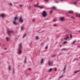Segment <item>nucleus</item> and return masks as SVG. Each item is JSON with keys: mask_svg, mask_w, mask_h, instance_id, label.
<instances>
[{"mask_svg": "<svg viewBox=\"0 0 80 80\" xmlns=\"http://www.w3.org/2000/svg\"><path fill=\"white\" fill-rule=\"evenodd\" d=\"M19 50L18 51V54H21V53H22V51H21V48H22V43H20L19 45Z\"/></svg>", "mask_w": 80, "mask_h": 80, "instance_id": "f257e3e1", "label": "nucleus"}, {"mask_svg": "<svg viewBox=\"0 0 80 80\" xmlns=\"http://www.w3.org/2000/svg\"><path fill=\"white\" fill-rule=\"evenodd\" d=\"M7 33L9 35H10L11 34L13 33H14V32L12 31H10L9 30H8L7 31Z\"/></svg>", "mask_w": 80, "mask_h": 80, "instance_id": "f03ea898", "label": "nucleus"}, {"mask_svg": "<svg viewBox=\"0 0 80 80\" xmlns=\"http://www.w3.org/2000/svg\"><path fill=\"white\" fill-rule=\"evenodd\" d=\"M18 18L17 17H15L14 18V20L13 21V23L14 25H17V23L16 22V21L18 20Z\"/></svg>", "mask_w": 80, "mask_h": 80, "instance_id": "7ed1b4c3", "label": "nucleus"}, {"mask_svg": "<svg viewBox=\"0 0 80 80\" xmlns=\"http://www.w3.org/2000/svg\"><path fill=\"white\" fill-rule=\"evenodd\" d=\"M35 7H38V8H43V7H41L38 5V2L37 3V4H36L34 5Z\"/></svg>", "mask_w": 80, "mask_h": 80, "instance_id": "20e7f679", "label": "nucleus"}, {"mask_svg": "<svg viewBox=\"0 0 80 80\" xmlns=\"http://www.w3.org/2000/svg\"><path fill=\"white\" fill-rule=\"evenodd\" d=\"M42 15L44 17H45L47 16V12L45 11H44L42 13Z\"/></svg>", "mask_w": 80, "mask_h": 80, "instance_id": "39448f33", "label": "nucleus"}, {"mask_svg": "<svg viewBox=\"0 0 80 80\" xmlns=\"http://www.w3.org/2000/svg\"><path fill=\"white\" fill-rule=\"evenodd\" d=\"M48 64L49 66H53V62H52L49 61L48 62Z\"/></svg>", "mask_w": 80, "mask_h": 80, "instance_id": "423d86ee", "label": "nucleus"}, {"mask_svg": "<svg viewBox=\"0 0 80 80\" xmlns=\"http://www.w3.org/2000/svg\"><path fill=\"white\" fill-rule=\"evenodd\" d=\"M6 16V15L4 13H2L1 14H0V17H2V18L3 17H5Z\"/></svg>", "mask_w": 80, "mask_h": 80, "instance_id": "0eeeda50", "label": "nucleus"}, {"mask_svg": "<svg viewBox=\"0 0 80 80\" xmlns=\"http://www.w3.org/2000/svg\"><path fill=\"white\" fill-rule=\"evenodd\" d=\"M19 21L20 22H23V19L22 18V17H21L19 19Z\"/></svg>", "mask_w": 80, "mask_h": 80, "instance_id": "6e6552de", "label": "nucleus"}, {"mask_svg": "<svg viewBox=\"0 0 80 80\" xmlns=\"http://www.w3.org/2000/svg\"><path fill=\"white\" fill-rule=\"evenodd\" d=\"M60 20L62 21H63V20H65V18L64 17H62L60 18Z\"/></svg>", "mask_w": 80, "mask_h": 80, "instance_id": "1a4fd4ad", "label": "nucleus"}, {"mask_svg": "<svg viewBox=\"0 0 80 80\" xmlns=\"http://www.w3.org/2000/svg\"><path fill=\"white\" fill-rule=\"evenodd\" d=\"M68 13H69L72 14L73 13V12L72 11H70L68 12Z\"/></svg>", "mask_w": 80, "mask_h": 80, "instance_id": "9d476101", "label": "nucleus"}, {"mask_svg": "<svg viewBox=\"0 0 80 80\" xmlns=\"http://www.w3.org/2000/svg\"><path fill=\"white\" fill-rule=\"evenodd\" d=\"M76 15L77 17H80V14H78L77 13H76Z\"/></svg>", "mask_w": 80, "mask_h": 80, "instance_id": "9b49d317", "label": "nucleus"}, {"mask_svg": "<svg viewBox=\"0 0 80 80\" xmlns=\"http://www.w3.org/2000/svg\"><path fill=\"white\" fill-rule=\"evenodd\" d=\"M80 72V71L79 70H77V71H76L74 72V73H77L78 72Z\"/></svg>", "mask_w": 80, "mask_h": 80, "instance_id": "f8f14e48", "label": "nucleus"}, {"mask_svg": "<svg viewBox=\"0 0 80 80\" xmlns=\"http://www.w3.org/2000/svg\"><path fill=\"white\" fill-rule=\"evenodd\" d=\"M57 20V18H55L53 19V22H56Z\"/></svg>", "mask_w": 80, "mask_h": 80, "instance_id": "ddd939ff", "label": "nucleus"}, {"mask_svg": "<svg viewBox=\"0 0 80 80\" xmlns=\"http://www.w3.org/2000/svg\"><path fill=\"white\" fill-rule=\"evenodd\" d=\"M6 40L7 41H9L10 40V38H9L8 37H7L6 38Z\"/></svg>", "mask_w": 80, "mask_h": 80, "instance_id": "4468645a", "label": "nucleus"}, {"mask_svg": "<svg viewBox=\"0 0 80 80\" xmlns=\"http://www.w3.org/2000/svg\"><path fill=\"white\" fill-rule=\"evenodd\" d=\"M26 60H27V57H25V61H24L25 63H27V62L26 61Z\"/></svg>", "mask_w": 80, "mask_h": 80, "instance_id": "2eb2a0df", "label": "nucleus"}, {"mask_svg": "<svg viewBox=\"0 0 80 80\" xmlns=\"http://www.w3.org/2000/svg\"><path fill=\"white\" fill-rule=\"evenodd\" d=\"M66 67H67V66L65 65V67H64V72H65V70H66V68H66Z\"/></svg>", "mask_w": 80, "mask_h": 80, "instance_id": "dca6fc26", "label": "nucleus"}, {"mask_svg": "<svg viewBox=\"0 0 80 80\" xmlns=\"http://www.w3.org/2000/svg\"><path fill=\"white\" fill-rule=\"evenodd\" d=\"M77 2L76 1L73 2V4H74V5H76V4H77Z\"/></svg>", "mask_w": 80, "mask_h": 80, "instance_id": "f3484780", "label": "nucleus"}, {"mask_svg": "<svg viewBox=\"0 0 80 80\" xmlns=\"http://www.w3.org/2000/svg\"><path fill=\"white\" fill-rule=\"evenodd\" d=\"M68 36H67L66 38H64V40H67V39H68Z\"/></svg>", "mask_w": 80, "mask_h": 80, "instance_id": "a211bd4d", "label": "nucleus"}, {"mask_svg": "<svg viewBox=\"0 0 80 80\" xmlns=\"http://www.w3.org/2000/svg\"><path fill=\"white\" fill-rule=\"evenodd\" d=\"M53 26H54V27H57V24H54Z\"/></svg>", "mask_w": 80, "mask_h": 80, "instance_id": "6ab92c4d", "label": "nucleus"}, {"mask_svg": "<svg viewBox=\"0 0 80 80\" xmlns=\"http://www.w3.org/2000/svg\"><path fill=\"white\" fill-rule=\"evenodd\" d=\"M11 66H9V70H11Z\"/></svg>", "mask_w": 80, "mask_h": 80, "instance_id": "aec40b11", "label": "nucleus"}, {"mask_svg": "<svg viewBox=\"0 0 80 80\" xmlns=\"http://www.w3.org/2000/svg\"><path fill=\"white\" fill-rule=\"evenodd\" d=\"M9 5H11V6H13V5H12V3H9Z\"/></svg>", "mask_w": 80, "mask_h": 80, "instance_id": "412c9836", "label": "nucleus"}, {"mask_svg": "<svg viewBox=\"0 0 80 80\" xmlns=\"http://www.w3.org/2000/svg\"><path fill=\"white\" fill-rule=\"evenodd\" d=\"M32 22H35V18L33 19L32 20Z\"/></svg>", "mask_w": 80, "mask_h": 80, "instance_id": "4be33fe9", "label": "nucleus"}, {"mask_svg": "<svg viewBox=\"0 0 80 80\" xmlns=\"http://www.w3.org/2000/svg\"><path fill=\"white\" fill-rule=\"evenodd\" d=\"M24 29V27H22L21 28V29L22 30H23V29Z\"/></svg>", "mask_w": 80, "mask_h": 80, "instance_id": "5701e85b", "label": "nucleus"}, {"mask_svg": "<svg viewBox=\"0 0 80 80\" xmlns=\"http://www.w3.org/2000/svg\"><path fill=\"white\" fill-rule=\"evenodd\" d=\"M52 68H50L49 71V72H51V71H52Z\"/></svg>", "mask_w": 80, "mask_h": 80, "instance_id": "b1692460", "label": "nucleus"}, {"mask_svg": "<svg viewBox=\"0 0 80 80\" xmlns=\"http://www.w3.org/2000/svg\"><path fill=\"white\" fill-rule=\"evenodd\" d=\"M75 42H76V41H74L72 42V44H74L75 43Z\"/></svg>", "mask_w": 80, "mask_h": 80, "instance_id": "393cba45", "label": "nucleus"}, {"mask_svg": "<svg viewBox=\"0 0 80 80\" xmlns=\"http://www.w3.org/2000/svg\"><path fill=\"white\" fill-rule=\"evenodd\" d=\"M72 35H71V34H70V38H72Z\"/></svg>", "mask_w": 80, "mask_h": 80, "instance_id": "a878e982", "label": "nucleus"}, {"mask_svg": "<svg viewBox=\"0 0 80 80\" xmlns=\"http://www.w3.org/2000/svg\"><path fill=\"white\" fill-rule=\"evenodd\" d=\"M43 59H42L41 61V63H43Z\"/></svg>", "mask_w": 80, "mask_h": 80, "instance_id": "bb28decb", "label": "nucleus"}, {"mask_svg": "<svg viewBox=\"0 0 80 80\" xmlns=\"http://www.w3.org/2000/svg\"><path fill=\"white\" fill-rule=\"evenodd\" d=\"M31 9V6H29V8H28V9H29V10H30Z\"/></svg>", "mask_w": 80, "mask_h": 80, "instance_id": "cd10ccee", "label": "nucleus"}, {"mask_svg": "<svg viewBox=\"0 0 80 80\" xmlns=\"http://www.w3.org/2000/svg\"><path fill=\"white\" fill-rule=\"evenodd\" d=\"M36 39H37V40H38V36H37L36 37Z\"/></svg>", "mask_w": 80, "mask_h": 80, "instance_id": "c85d7f7f", "label": "nucleus"}, {"mask_svg": "<svg viewBox=\"0 0 80 80\" xmlns=\"http://www.w3.org/2000/svg\"><path fill=\"white\" fill-rule=\"evenodd\" d=\"M45 1L46 2H48V0H45Z\"/></svg>", "mask_w": 80, "mask_h": 80, "instance_id": "c756f323", "label": "nucleus"}, {"mask_svg": "<svg viewBox=\"0 0 80 80\" xmlns=\"http://www.w3.org/2000/svg\"><path fill=\"white\" fill-rule=\"evenodd\" d=\"M25 37H26V34H25L23 37V38H24Z\"/></svg>", "mask_w": 80, "mask_h": 80, "instance_id": "7c9ffc66", "label": "nucleus"}, {"mask_svg": "<svg viewBox=\"0 0 80 80\" xmlns=\"http://www.w3.org/2000/svg\"><path fill=\"white\" fill-rule=\"evenodd\" d=\"M29 1L30 2H32V1H33V0H29Z\"/></svg>", "mask_w": 80, "mask_h": 80, "instance_id": "2f4dec72", "label": "nucleus"}, {"mask_svg": "<svg viewBox=\"0 0 80 80\" xmlns=\"http://www.w3.org/2000/svg\"><path fill=\"white\" fill-rule=\"evenodd\" d=\"M53 8L54 9H55L56 8H55V7L53 6Z\"/></svg>", "mask_w": 80, "mask_h": 80, "instance_id": "473e14b6", "label": "nucleus"}, {"mask_svg": "<svg viewBox=\"0 0 80 80\" xmlns=\"http://www.w3.org/2000/svg\"><path fill=\"white\" fill-rule=\"evenodd\" d=\"M63 77V76H60L59 78H62V77Z\"/></svg>", "mask_w": 80, "mask_h": 80, "instance_id": "72a5a7b5", "label": "nucleus"}, {"mask_svg": "<svg viewBox=\"0 0 80 80\" xmlns=\"http://www.w3.org/2000/svg\"><path fill=\"white\" fill-rule=\"evenodd\" d=\"M66 50V49L64 48L63 49H62V50Z\"/></svg>", "mask_w": 80, "mask_h": 80, "instance_id": "f704fd0d", "label": "nucleus"}, {"mask_svg": "<svg viewBox=\"0 0 80 80\" xmlns=\"http://www.w3.org/2000/svg\"><path fill=\"white\" fill-rule=\"evenodd\" d=\"M47 48H48V46H46L45 48V49H47Z\"/></svg>", "mask_w": 80, "mask_h": 80, "instance_id": "c9c22d12", "label": "nucleus"}, {"mask_svg": "<svg viewBox=\"0 0 80 80\" xmlns=\"http://www.w3.org/2000/svg\"><path fill=\"white\" fill-rule=\"evenodd\" d=\"M67 43V42L65 41V42H64V44H65V43Z\"/></svg>", "mask_w": 80, "mask_h": 80, "instance_id": "e433bc0d", "label": "nucleus"}, {"mask_svg": "<svg viewBox=\"0 0 80 80\" xmlns=\"http://www.w3.org/2000/svg\"><path fill=\"white\" fill-rule=\"evenodd\" d=\"M55 71H57V68H55Z\"/></svg>", "mask_w": 80, "mask_h": 80, "instance_id": "4c0bfd02", "label": "nucleus"}, {"mask_svg": "<svg viewBox=\"0 0 80 80\" xmlns=\"http://www.w3.org/2000/svg\"><path fill=\"white\" fill-rule=\"evenodd\" d=\"M52 11H51L50 12V13H52Z\"/></svg>", "mask_w": 80, "mask_h": 80, "instance_id": "58836bf2", "label": "nucleus"}, {"mask_svg": "<svg viewBox=\"0 0 80 80\" xmlns=\"http://www.w3.org/2000/svg\"><path fill=\"white\" fill-rule=\"evenodd\" d=\"M56 55H53L52 56V57H55V56Z\"/></svg>", "mask_w": 80, "mask_h": 80, "instance_id": "ea45409f", "label": "nucleus"}, {"mask_svg": "<svg viewBox=\"0 0 80 80\" xmlns=\"http://www.w3.org/2000/svg\"><path fill=\"white\" fill-rule=\"evenodd\" d=\"M79 0H76V2H78V1H79Z\"/></svg>", "mask_w": 80, "mask_h": 80, "instance_id": "a19ab883", "label": "nucleus"}, {"mask_svg": "<svg viewBox=\"0 0 80 80\" xmlns=\"http://www.w3.org/2000/svg\"><path fill=\"white\" fill-rule=\"evenodd\" d=\"M20 7H22V5H20Z\"/></svg>", "mask_w": 80, "mask_h": 80, "instance_id": "79ce46f5", "label": "nucleus"}, {"mask_svg": "<svg viewBox=\"0 0 80 80\" xmlns=\"http://www.w3.org/2000/svg\"><path fill=\"white\" fill-rule=\"evenodd\" d=\"M29 70H31V69L30 68H29Z\"/></svg>", "mask_w": 80, "mask_h": 80, "instance_id": "37998d69", "label": "nucleus"}, {"mask_svg": "<svg viewBox=\"0 0 80 80\" xmlns=\"http://www.w3.org/2000/svg\"><path fill=\"white\" fill-rule=\"evenodd\" d=\"M67 16L68 17H69V16H68V15H67Z\"/></svg>", "mask_w": 80, "mask_h": 80, "instance_id": "c03bdc74", "label": "nucleus"}, {"mask_svg": "<svg viewBox=\"0 0 80 80\" xmlns=\"http://www.w3.org/2000/svg\"><path fill=\"white\" fill-rule=\"evenodd\" d=\"M61 0V1H63V0Z\"/></svg>", "mask_w": 80, "mask_h": 80, "instance_id": "a18cd8bd", "label": "nucleus"}, {"mask_svg": "<svg viewBox=\"0 0 80 80\" xmlns=\"http://www.w3.org/2000/svg\"><path fill=\"white\" fill-rule=\"evenodd\" d=\"M62 47V45L60 46V47Z\"/></svg>", "mask_w": 80, "mask_h": 80, "instance_id": "49530a36", "label": "nucleus"}, {"mask_svg": "<svg viewBox=\"0 0 80 80\" xmlns=\"http://www.w3.org/2000/svg\"><path fill=\"white\" fill-rule=\"evenodd\" d=\"M13 73H14V70L13 71Z\"/></svg>", "mask_w": 80, "mask_h": 80, "instance_id": "de8ad7c7", "label": "nucleus"}, {"mask_svg": "<svg viewBox=\"0 0 80 80\" xmlns=\"http://www.w3.org/2000/svg\"><path fill=\"white\" fill-rule=\"evenodd\" d=\"M0 46H1V45H0Z\"/></svg>", "mask_w": 80, "mask_h": 80, "instance_id": "09e8293b", "label": "nucleus"}, {"mask_svg": "<svg viewBox=\"0 0 80 80\" xmlns=\"http://www.w3.org/2000/svg\"><path fill=\"white\" fill-rule=\"evenodd\" d=\"M72 18H74L73 17H72Z\"/></svg>", "mask_w": 80, "mask_h": 80, "instance_id": "8fccbe9b", "label": "nucleus"}, {"mask_svg": "<svg viewBox=\"0 0 80 80\" xmlns=\"http://www.w3.org/2000/svg\"><path fill=\"white\" fill-rule=\"evenodd\" d=\"M79 32H80V31H79Z\"/></svg>", "mask_w": 80, "mask_h": 80, "instance_id": "3c124183", "label": "nucleus"}]
</instances>
